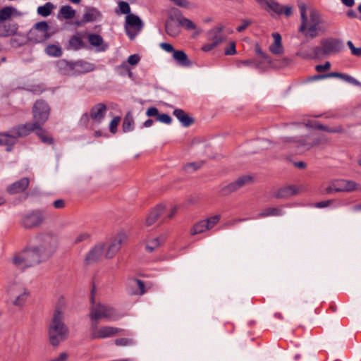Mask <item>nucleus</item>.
<instances>
[{"mask_svg": "<svg viewBox=\"0 0 361 361\" xmlns=\"http://www.w3.org/2000/svg\"><path fill=\"white\" fill-rule=\"evenodd\" d=\"M82 39L83 36L80 33L78 32L73 35L68 41L67 49L77 51L84 48L85 44Z\"/></svg>", "mask_w": 361, "mask_h": 361, "instance_id": "393cba45", "label": "nucleus"}, {"mask_svg": "<svg viewBox=\"0 0 361 361\" xmlns=\"http://www.w3.org/2000/svg\"><path fill=\"white\" fill-rule=\"evenodd\" d=\"M50 107L43 99L37 100L32 109L33 123L39 129L49 119Z\"/></svg>", "mask_w": 361, "mask_h": 361, "instance_id": "0eeeda50", "label": "nucleus"}, {"mask_svg": "<svg viewBox=\"0 0 361 361\" xmlns=\"http://www.w3.org/2000/svg\"><path fill=\"white\" fill-rule=\"evenodd\" d=\"M252 181L253 180L251 176L245 175L240 176L236 180L222 187L219 191V194L222 196L228 195L240 188L252 183Z\"/></svg>", "mask_w": 361, "mask_h": 361, "instance_id": "4468645a", "label": "nucleus"}, {"mask_svg": "<svg viewBox=\"0 0 361 361\" xmlns=\"http://www.w3.org/2000/svg\"><path fill=\"white\" fill-rule=\"evenodd\" d=\"M9 262L16 269L25 271L44 262L35 243L30 242L23 250L15 252L10 258Z\"/></svg>", "mask_w": 361, "mask_h": 361, "instance_id": "f257e3e1", "label": "nucleus"}, {"mask_svg": "<svg viewBox=\"0 0 361 361\" xmlns=\"http://www.w3.org/2000/svg\"><path fill=\"white\" fill-rule=\"evenodd\" d=\"M90 303L89 312L90 322H99L102 319L116 321L121 317L111 305L101 302H95L93 291L91 293Z\"/></svg>", "mask_w": 361, "mask_h": 361, "instance_id": "20e7f679", "label": "nucleus"}, {"mask_svg": "<svg viewBox=\"0 0 361 361\" xmlns=\"http://www.w3.org/2000/svg\"><path fill=\"white\" fill-rule=\"evenodd\" d=\"M106 110L107 108L104 104H97L91 109L90 117L93 121L97 123H101L105 116Z\"/></svg>", "mask_w": 361, "mask_h": 361, "instance_id": "6ab92c4d", "label": "nucleus"}, {"mask_svg": "<svg viewBox=\"0 0 361 361\" xmlns=\"http://www.w3.org/2000/svg\"><path fill=\"white\" fill-rule=\"evenodd\" d=\"M298 8L301 16V24L299 27V32L302 33L305 37L311 39L318 36L320 30V24L322 18L319 12L316 9L310 11L309 15H307V8L304 3H300Z\"/></svg>", "mask_w": 361, "mask_h": 361, "instance_id": "f03ea898", "label": "nucleus"}, {"mask_svg": "<svg viewBox=\"0 0 361 361\" xmlns=\"http://www.w3.org/2000/svg\"><path fill=\"white\" fill-rule=\"evenodd\" d=\"M90 237V235L87 233H81L76 236L75 238L74 243L75 244H78L82 241L87 240Z\"/></svg>", "mask_w": 361, "mask_h": 361, "instance_id": "5fc2aeb1", "label": "nucleus"}, {"mask_svg": "<svg viewBox=\"0 0 361 361\" xmlns=\"http://www.w3.org/2000/svg\"><path fill=\"white\" fill-rule=\"evenodd\" d=\"M261 6L267 11H272L277 14H282L283 12V6L274 0H264Z\"/></svg>", "mask_w": 361, "mask_h": 361, "instance_id": "bb28decb", "label": "nucleus"}, {"mask_svg": "<svg viewBox=\"0 0 361 361\" xmlns=\"http://www.w3.org/2000/svg\"><path fill=\"white\" fill-rule=\"evenodd\" d=\"M54 5L50 2H47L44 6L37 8V13L43 17H47L51 14Z\"/></svg>", "mask_w": 361, "mask_h": 361, "instance_id": "58836bf2", "label": "nucleus"}, {"mask_svg": "<svg viewBox=\"0 0 361 361\" xmlns=\"http://www.w3.org/2000/svg\"><path fill=\"white\" fill-rule=\"evenodd\" d=\"M59 13L65 19H71L75 15V11L68 5L63 6L60 8Z\"/></svg>", "mask_w": 361, "mask_h": 361, "instance_id": "4c0bfd02", "label": "nucleus"}, {"mask_svg": "<svg viewBox=\"0 0 361 361\" xmlns=\"http://www.w3.org/2000/svg\"><path fill=\"white\" fill-rule=\"evenodd\" d=\"M283 214L281 209L276 207H269L264 209L260 213L257 214V218H264L270 216H281Z\"/></svg>", "mask_w": 361, "mask_h": 361, "instance_id": "473e14b6", "label": "nucleus"}, {"mask_svg": "<svg viewBox=\"0 0 361 361\" xmlns=\"http://www.w3.org/2000/svg\"><path fill=\"white\" fill-rule=\"evenodd\" d=\"M16 11V9L11 6H6L0 9V23L10 20Z\"/></svg>", "mask_w": 361, "mask_h": 361, "instance_id": "2f4dec72", "label": "nucleus"}, {"mask_svg": "<svg viewBox=\"0 0 361 361\" xmlns=\"http://www.w3.org/2000/svg\"><path fill=\"white\" fill-rule=\"evenodd\" d=\"M48 333L50 343L54 346L58 345L68 336V329L63 322V314L58 309L54 312L53 318L49 326Z\"/></svg>", "mask_w": 361, "mask_h": 361, "instance_id": "39448f33", "label": "nucleus"}, {"mask_svg": "<svg viewBox=\"0 0 361 361\" xmlns=\"http://www.w3.org/2000/svg\"><path fill=\"white\" fill-rule=\"evenodd\" d=\"M142 27L143 23L137 16L129 14L126 16L125 29L130 39H133L142 30Z\"/></svg>", "mask_w": 361, "mask_h": 361, "instance_id": "f8f14e48", "label": "nucleus"}, {"mask_svg": "<svg viewBox=\"0 0 361 361\" xmlns=\"http://www.w3.org/2000/svg\"><path fill=\"white\" fill-rule=\"evenodd\" d=\"M347 45L350 49L351 54L355 56H361V47L356 48L351 41L347 42Z\"/></svg>", "mask_w": 361, "mask_h": 361, "instance_id": "a18cd8bd", "label": "nucleus"}, {"mask_svg": "<svg viewBox=\"0 0 361 361\" xmlns=\"http://www.w3.org/2000/svg\"><path fill=\"white\" fill-rule=\"evenodd\" d=\"M224 26L218 25L208 32L209 42L202 47V50L209 51L224 42L226 35L223 32Z\"/></svg>", "mask_w": 361, "mask_h": 361, "instance_id": "9b49d317", "label": "nucleus"}, {"mask_svg": "<svg viewBox=\"0 0 361 361\" xmlns=\"http://www.w3.org/2000/svg\"><path fill=\"white\" fill-rule=\"evenodd\" d=\"M39 129L33 122L26 123L24 125H19L13 127L9 131L10 137H12V145L16 143L18 138L25 137L30 135L32 132Z\"/></svg>", "mask_w": 361, "mask_h": 361, "instance_id": "2eb2a0df", "label": "nucleus"}, {"mask_svg": "<svg viewBox=\"0 0 361 361\" xmlns=\"http://www.w3.org/2000/svg\"><path fill=\"white\" fill-rule=\"evenodd\" d=\"M333 202V200H329L326 201L319 202L315 204V207L318 208H324L329 206Z\"/></svg>", "mask_w": 361, "mask_h": 361, "instance_id": "338daca9", "label": "nucleus"}, {"mask_svg": "<svg viewBox=\"0 0 361 361\" xmlns=\"http://www.w3.org/2000/svg\"><path fill=\"white\" fill-rule=\"evenodd\" d=\"M122 128L125 133L132 131L134 129V120L130 112L127 113L125 116Z\"/></svg>", "mask_w": 361, "mask_h": 361, "instance_id": "72a5a7b5", "label": "nucleus"}, {"mask_svg": "<svg viewBox=\"0 0 361 361\" xmlns=\"http://www.w3.org/2000/svg\"><path fill=\"white\" fill-rule=\"evenodd\" d=\"M331 68V63L329 61H326L323 65H317L315 67V69L317 72L321 73L325 71L329 70Z\"/></svg>", "mask_w": 361, "mask_h": 361, "instance_id": "bf43d9fd", "label": "nucleus"}, {"mask_svg": "<svg viewBox=\"0 0 361 361\" xmlns=\"http://www.w3.org/2000/svg\"><path fill=\"white\" fill-rule=\"evenodd\" d=\"M173 114L185 127H189L194 123V119L183 109H176L173 111Z\"/></svg>", "mask_w": 361, "mask_h": 361, "instance_id": "b1692460", "label": "nucleus"}, {"mask_svg": "<svg viewBox=\"0 0 361 361\" xmlns=\"http://www.w3.org/2000/svg\"><path fill=\"white\" fill-rule=\"evenodd\" d=\"M0 145H13L12 137H10L9 133H0Z\"/></svg>", "mask_w": 361, "mask_h": 361, "instance_id": "c03bdc74", "label": "nucleus"}, {"mask_svg": "<svg viewBox=\"0 0 361 361\" xmlns=\"http://www.w3.org/2000/svg\"><path fill=\"white\" fill-rule=\"evenodd\" d=\"M173 58L181 66H189L191 64L187 54L183 51L176 50L173 51Z\"/></svg>", "mask_w": 361, "mask_h": 361, "instance_id": "c85d7f7f", "label": "nucleus"}, {"mask_svg": "<svg viewBox=\"0 0 361 361\" xmlns=\"http://www.w3.org/2000/svg\"><path fill=\"white\" fill-rule=\"evenodd\" d=\"M179 23H176L173 20H167L165 25L166 33L171 37H176L180 33Z\"/></svg>", "mask_w": 361, "mask_h": 361, "instance_id": "c756f323", "label": "nucleus"}, {"mask_svg": "<svg viewBox=\"0 0 361 361\" xmlns=\"http://www.w3.org/2000/svg\"><path fill=\"white\" fill-rule=\"evenodd\" d=\"M10 301L12 305L22 308L26 303L29 296V290L21 285L13 284L8 288Z\"/></svg>", "mask_w": 361, "mask_h": 361, "instance_id": "6e6552de", "label": "nucleus"}, {"mask_svg": "<svg viewBox=\"0 0 361 361\" xmlns=\"http://www.w3.org/2000/svg\"><path fill=\"white\" fill-rule=\"evenodd\" d=\"M118 7L121 11V13L123 14H131L130 13V7L129 4L126 1H120L118 3Z\"/></svg>", "mask_w": 361, "mask_h": 361, "instance_id": "de8ad7c7", "label": "nucleus"}, {"mask_svg": "<svg viewBox=\"0 0 361 361\" xmlns=\"http://www.w3.org/2000/svg\"><path fill=\"white\" fill-rule=\"evenodd\" d=\"M343 183L345 185L343 188H332L331 186L326 188V192L331 193L332 191L335 192H341V191H347L351 192L358 190V184L354 181L351 180H343Z\"/></svg>", "mask_w": 361, "mask_h": 361, "instance_id": "a878e982", "label": "nucleus"}, {"mask_svg": "<svg viewBox=\"0 0 361 361\" xmlns=\"http://www.w3.org/2000/svg\"><path fill=\"white\" fill-rule=\"evenodd\" d=\"M46 53L51 56L59 57L62 54L61 49L54 44L48 45L45 49Z\"/></svg>", "mask_w": 361, "mask_h": 361, "instance_id": "ea45409f", "label": "nucleus"}, {"mask_svg": "<svg viewBox=\"0 0 361 361\" xmlns=\"http://www.w3.org/2000/svg\"><path fill=\"white\" fill-rule=\"evenodd\" d=\"M343 42L341 39L336 38H328L321 41V45L313 47L310 49V53L300 50L297 55L302 59H315L323 56L336 54L343 49Z\"/></svg>", "mask_w": 361, "mask_h": 361, "instance_id": "7ed1b4c3", "label": "nucleus"}, {"mask_svg": "<svg viewBox=\"0 0 361 361\" xmlns=\"http://www.w3.org/2000/svg\"><path fill=\"white\" fill-rule=\"evenodd\" d=\"M324 141H325L324 138L320 137V138H314L312 140V142H307V139H305V140H300L298 141H295V142L298 147H303L304 149H309L312 146L319 145Z\"/></svg>", "mask_w": 361, "mask_h": 361, "instance_id": "7c9ffc66", "label": "nucleus"}, {"mask_svg": "<svg viewBox=\"0 0 361 361\" xmlns=\"http://www.w3.org/2000/svg\"><path fill=\"white\" fill-rule=\"evenodd\" d=\"M98 324L99 322H90L89 335L92 340L110 338L122 331L121 329L109 326L99 327Z\"/></svg>", "mask_w": 361, "mask_h": 361, "instance_id": "1a4fd4ad", "label": "nucleus"}, {"mask_svg": "<svg viewBox=\"0 0 361 361\" xmlns=\"http://www.w3.org/2000/svg\"><path fill=\"white\" fill-rule=\"evenodd\" d=\"M338 78L340 79H342L350 84H353L354 85H359L360 82L357 81L355 78L351 77L350 75L341 73H337V72H331L327 74L324 75H319L316 77L317 79H324V78Z\"/></svg>", "mask_w": 361, "mask_h": 361, "instance_id": "412c9836", "label": "nucleus"}, {"mask_svg": "<svg viewBox=\"0 0 361 361\" xmlns=\"http://www.w3.org/2000/svg\"><path fill=\"white\" fill-rule=\"evenodd\" d=\"M18 30V25L16 23L8 21L0 23V37H8L15 35Z\"/></svg>", "mask_w": 361, "mask_h": 361, "instance_id": "a211bd4d", "label": "nucleus"}, {"mask_svg": "<svg viewBox=\"0 0 361 361\" xmlns=\"http://www.w3.org/2000/svg\"><path fill=\"white\" fill-rule=\"evenodd\" d=\"M160 47L166 51L167 52H173L175 51L176 50L174 49L173 47L171 44H169V43H165V42H163V43H161L160 44Z\"/></svg>", "mask_w": 361, "mask_h": 361, "instance_id": "e2e57ef3", "label": "nucleus"}, {"mask_svg": "<svg viewBox=\"0 0 361 361\" xmlns=\"http://www.w3.org/2000/svg\"><path fill=\"white\" fill-rule=\"evenodd\" d=\"M133 286H136L139 289V292H136V294L142 295L145 293V283L143 281L139 279H135L133 281Z\"/></svg>", "mask_w": 361, "mask_h": 361, "instance_id": "09e8293b", "label": "nucleus"}, {"mask_svg": "<svg viewBox=\"0 0 361 361\" xmlns=\"http://www.w3.org/2000/svg\"><path fill=\"white\" fill-rule=\"evenodd\" d=\"M166 208L163 204L157 205L154 207L148 214L145 224L147 226H150L153 225L158 218L161 216L165 212Z\"/></svg>", "mask_w": 361, "mask_h": 361, "instance_id": "4be33fe9", "label": "nucleus"}, {"mask_svg": "<svg viewBox=\"0 0 361 361\" xmlns=\"http://www.w3.org/2000/svg\"><path fill=\"white\" fill-rule=\"evenodd\" d=\"M104 255V245H95L86 255V264H92L99 260Z\"/></svg>", "mask_w": 361, "mask_h": 361, "instance_id": "dca6fc26", "label": "nucleus"}, {"mask_svg": "<svg viewBox=\"0 0 361 361\" xmlns=\"http://www.w3.org/2000/svg\"><path fill=\"white\" fill-rule=\"evenodd\" d=\"M43 213L39 210H35L32 212L24 214L22 216L20 224L27 229L39 226L44 221Z\"/></svg>", "mask_w": 361, "mask_h": 361, "instance_id": "ddd939ff", "label": "nucleus"}, {"mask_svg": "<svg viewBox=\"0 0 361 361\" xmlns=\"http://www.w3.org/2000/svg\"><path fill=\"white\" fill-rule=\"evenodd\" d=\"M53 205L56 209H62L65 207L66 203L63 200H57L53 202Z\"/></svg>", "mask_w": 361, "mask_h": 361, "instance_id": "774afa93", "label": "nucleus"}, {"mask_svg": "<svg viewBox=\"0 0 361 361\" xmlns=\"http://www.w3.org/2000/svg\"><path fill=\"white\" fill-rule=\"evenodd\" d=\"M250 23H250V20H243L242 21V25H240L238 27H237L236 30L238 32H242L250 25Z\"/></svg>", "mask_w": 361, "mask_h": 361, "instance_id": "680f3d73", "label": "nucleus"}, {"mask_svg": "<svg viewBox=\"0 0 361 361\" xmlns=\"http://www.w3.org/2000/svg\"><path fill=\"white\" fill-rule=\"evenodd\" d=\"M146 114L149 117L156 116L159 115V110L156 107H149L146 112Z\"/></svg>", "mask_w": 361, "mask_h": 361, "instance_id": "052dcab7", "label": "nucleus"}, {"mask_svg": "<svg viewBox=\"0 0 361 361\" xmlns=\"http://www.w3.org/2000/svg\"><path fill=\"white\" fill-rule=\"evenodd\" d=\"M156 121L166 123V124H170L172 121V119L170 116L166 114H162L158 115V116L156 118Z\"/></svg>", "mask_w": 361, "mask_h": 361, "instance_id": "8fccbe9b", "label": "nucleus"}, {"mask_svg": "<svg viewBox=\"0 0 361 361\" xmlns=\"http://www.w3.org/2000/svg\"><path fill=\"white\" fill-rule=\"evenodd\" d=\"M121 121V118L119 116L114 117L110 123L109 125V130L113 134L116 133L117 130V127Z\"/></svg>", "mask_w": 361, "mask_h": 361, "instance_id": "49530a36", "label": "nucleus"}, {"mask_svg": "<svg viewBox=\"0 0 361 361\" xmlns=\"http://www.w3.org/2000/svg\"><path fill=\"white\" fill-rule=\"evenodd\" d=\"M298 191L299 189L298 187L295 185H288L279 189L275 195V197L277 198H287L297 194Z\"/></svg>", "mask_w": 361, "mask_h": 361, "instance_id": "cd10ccee", "label": "nucleus"}, {"mask_svg": "<svg viewBox=\"0 0 361 361\" xmlns=\"http://www.w3.org/2000/svg\"><path fill=\"white\" fill-rule=\"evenodd\" d=\"M128 235L124 232H120L110 239L106 246L104 245V256L112 259L121 250L122 245L127 241Z\"/></svg>", "mask_w": 361, "mask_h": 361, "instance_id": "9d476101", "label": "nucleus"}, {"mask_svg": "<svg viewBox=\"0 0 361 361\" xmlns=\"http://www.w3.org/2000/svg\"><path fill=\"white\" fill-rule=\"evenodd\" d=\"M274 42L269 46V49L274 55H282L284 53V48L282 44L281 35L278 32L271 34Z\"/></svg>", "mask_w": 361, "mask_h": 361, "instance_id": "aec40b11", "label": "nucleus"}, {"mask_svg": "<svg viewBox=\"0 0 361 361\" xmlns=\"http://www.w3.org/2000/svg\"><path fill=\"white\" fill-rule=\"evenodd\" d=\"M255 51L256 54L259 56L261 58H262L265 60L269 59V56L266 53L262 51L260 46L258 44H255Z\"/></svg>", "mask_w": 361, "mask_h": 361, "instance_id": "4d7b16f0", "label": "nucleus"}, {"mask_svg": "<svg viewBox=\"0 0 361 361\" xmlns=\"http://www.w3.org/2000/svg\"><path fill=\"white\" fill-rule=\"evenodd\" d=\"M89 42L94 47H99L103 43V38L97 34H90L88 36Z\"/></svg>", "mask_w": 361, "mask_h": 361, "instance_id": "37998d69", "label": "nucleus"}, {"mask_svg": "<svg viewBox=\"0 0 361 361\" xmlns=\"http://www.w3.org/2000/svg\"><path fill=\"white\" fill-rule=\"evenodd\" d=\"M201 165L202 164L200 163H188L185 166L184 169L187 172L195 171L197 169H200L201 167Z\"/></svg>", "mask_w": 361, "mask_h": 361, "instance_id": "603ef678", "label": "nucleus"}, {"mask_svg": "<svg viewBox=\"0 0 361 361\" xmlns=\"http://www.w3.org/2000/svg\"><path fill=\"white\" fill-rule=\"evenodd\" d=\"M204 220L205 221L207 230H211L220 221L221 215H214Z\"/></svg>", "mask_w": 361, "mask_h": 361, "instance_id": "a19ab883", "label": "nucleus"}, {"mask_svg": "<svg viewBox=\"0 0 361 361\" xmlns=\"http://www.w3.org/2000/svg\"><path fill=\"white\" fill-rule=\"evenodd\" d=\"M206 231H208V230L206 227L205 221L203 219V220H201V221L197 222L192 226V228L190 230V233H191V235H194L196 234L202 233Z\"/></svg>", "mask_w": 361, "mask_h": 361, "instance_id": "e433bc0d", "label": "nucleus"}, {"mask_svg": "<svg viewBox=\"0 0 361 361\" xmlns=\"http://www.w3.org/2000/svg\"><path fill=\"white\" fill-rule=\"evenodd\" d=\"M178 23L180 26L185 27L186 30H193L196 29L195 24L186 18L181 17L178 18Z\"/></svg>", "mask_w": 361, "mask_h": 361, "instance_id": "79ce46f5", "label": "nucleus"}, {"mask_svg": "<svg viewBox=\"0 0 361 361\" xmlns=\"http://www.w3.org/2000/svg\"><path fill=\"white\" fill-rule=\"evenodd\" d=\"M140 60V56L137 54L130 55L128 59V62L132 66L137 65Z\"/></svg>", "mask_w": 361, "mask_h": 361, "instance_id": "13d9d810", "label": "nucleus"}, {"mask_svg": "<svg viewBox=\"0 0 361 361\" xmlns=\"http://www.w3.org/2000/svg\"><path fill=\"white\" fill-rule=\"evenodd\" d=\"M226 55H233L236 53L235 49V42H231L229 44V47L226 48L224 51Z\"/></svg>", "mask_w": 361, "mask_h": 361, "instance_id": "6e6d98bb", "label": "nucleus"}, {"mask_svg": "<svg viewBox=\"0 0 361 361\" xmlns=\"http://www.w3.org/2000/svg\"><path fill=\"white\" fill-rule=\"evenodd\" d=\"M99 16V11L96 9H90L85 12L82 16V20L85 23L95 21Z\"/></svg>", "mask_w": 361, "mask_h": 361, "instance_id": "c9c22d12", "label": "nucleus"}, {"mask_svg": "<svg viewBox=\"0 0 361 361\" xmlns=\"http://www.w3.org/2000/svg\"><path fill=\"white\" fill-rule=\"evenodd\" d=\"M163 241L164 240L159 236H147L145 240L146 251L152 252L161 245Z\"/></svg>", "mask_w": 361, "mask_h": 361, "instance_id": "5701e85b", "label": "nucleus"}, {"mask_svg": "<svg viewBox=\"0 0 361 361\" xmlns=\"http://www.w3.org/2000/svg\"><path fill=\"white\" fill-rule=\"evenodd\" d=\"M323 130L329 133H341L343 131V128L341 126L331 128L326 126Z\"/></svg>", "mask_w": 361, "mask_h": 361, "instance_id": "69168bd1", "label": "nucleus"}, {"mask_svg": "<svg viewBox=\"0 0 361 361\" xmlns=\"http://www.w3.org/2000/svg\"><path fill=\"white\" fill-rule=\"evenodd\" d=\"M37 130L38 131L36 134L43 143L47 145L54 144V141L53 137L48 133V132L43 129L42 127Z\"/></svg>", "mask_w": 361, "mask_h": 361, "instance_id": "f704fd0d", "label": "nucleus"}, {"mask_svg": "<svg viewBox=\"0 0 361 361\" xmlns=\"http://www.w3.org/2000/svg\"><path fill=\"white\" fill-rule=\"evenodd\" d=\"M68 355L66 353H61L58 357L50 360L49 361H66L68 360Z\"/></svg>", "mask_w": 361, "mask_h": 361, "instance_id": "0e129e2a", "label": "nucleus"}, {"mask_svg": "<svg viewBox=\"0 0 361 361\" xmlns=\"http://www.w3.org/2000/svg\"><path fill=\"white\" fill-rule=\"evenodd\" d=\"M115 343L116 345L119 346H126L128 345H131L133 343L132 339L126 338H121L115 340Z\"/></svg>", "mask_w": 361, "mask_h": 361, "instance_id": "3c124183", "label": "nucleus"}, {"mask_svg": "<svg viewBox=\"0 0 361 361\" xmlns=\"http://www.w3.org/2000/svg\"><path fill=\"white\" fill-rule=\"evenodd\" d=\"M35 28L42 33H47L48 31V24L44 21L39 22L35 25Z\"/></svg>", "mask_w": 361, "mask_h": 361, "instance_id": "864d4df0", "label": "nucleus"}, {"mask_svg": "<svg viewBox=\"0 0 361 361\" xmlns=\"http://www.w3.org/2000/svg\"><path fill=\"white\" fill-rule=\"evenodd\" d=\"M36 240L39 243L35 244L37 247V252L43 262H46L56 252L58 247V240L56 237L47 233L37 235Z\"/></svg>", "mask_w": 361, "mask_h": 361, "instance_id": "423d86ee", "label": "nucleus"}, {"mask_svg": "<svg viewBox=\"0 0 361 361\" xmlns=\"http://www.w3.org/2000/svg\"><path fill=\"white\" fill-rule=\"evenodd\" d=\"M30 184V179L28 178H23L10 185L7 188V192L11 195H14L24 192Z\"/></svg>", "mask_w": 361, "mask_h": 361, "instance_id": "f3484780", "label": "nucleus"}]
</instances>
